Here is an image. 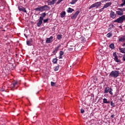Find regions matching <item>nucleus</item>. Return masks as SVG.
Listing matches in <instances>:
<instances>
[{
	"mask_svg": "<svg viewBox=\"0 0 125 125\" xmlns=\"http://www.w3.org/2000/svg\"><path fill=\"white\" fill-rule=\"evenodd\" d=\"M48 3V5H53L54 4V3L53 2V1L50 0H48L47 1Z\"/></svg>",
	"mask_w": 125,
	"mask_h": 125,
	"instance_id": "obj_14",
	"label": "nucleus"
},
{
	"mask_svg": "<svg viewBox=\"0 0 125 125\" xmlns=\"http://www.w3.org/2000/svg\"><path fill=\"white\" fill-rule=\"evenodd\" d=\"M59 59H62V56L60 55Z\"/></svg>",
	"mask_w": 125,
	"mask_h": 125,
	"instance_id": "obj_46",
	"label": "nucleus"
},
{
	"mask_svg": "<svg viewBox=\"0 0 125 125\" xmlns=\"http://www.w3.org/2000/svg\"><path fill=\"white\" fill-rule=\"evenodd\" d=\"M28 42H31L32 43V42H33V40L32 39H30Z\"/></svg>",
	"mask_w": 125,
	"mask_h": 125,
	"instance_id": "obj_41",
	"label": "nucleus"
},
{
	"mask_svg": "<svg viewBox=\"0 0 125 125\" xmlns=\"http://www.w3.org/2000/svg\"><path fill=\"white\" fill-rule=\"evenodd\" d=\"M59 65L56 66L55 67H54V71H55V72H56V71H58V70H59Z\"/></svg>",
	"mask_w": 125,
	"mask_h": 125,
	"instance_id": "obj_23",
	"label": "nucleus"
},
{
	"mask_svg": "<svg viewBox=\"0 0 125 125\" xmlns=\"http://www.w3.org/2000/svg\"><path fill=\"white\" fill-rule=\"evenodd\" d=\"M122 3L125 4V0H122Z\"/></svg>",
	"mask_w": 125,
	"mask_h": 125,
	"instance_id": "obj_42",
	"label": "nucleus"
},
{
	"mask_svg": "<svg viewBox=\"0 0 125 125\" xmlns=\"http://www.w3.org/2000/svg\"><path fill=\"white\" fill-rule=\"evenodd\" d=\"M113 56H114V57H115V58H116L117 57H118V56H117V53H116V52L114 53Z\"/></svg>",
	"mask_w": 125,
	"mask_h": 125,
	"instance_id": "obj_33",
	"label": "nucleus"
},
{
	"mask_svg": "<svg viewBox=\"0 0 125 125\" xmlns=\"http://www.w3.org/2000/svg\"><path fill=\"white\" fill-rule=\"evenodd\" d=\"M50 7L49 6L45 5L44 6H40L38 8L34 9L35 11H41V12H42V11H46L47 10H49Z\"/></svg>",
	"mask_w": 125,
	"mask_h": 125,
	"instance_id": "obj_1",
	"label": "nucleus"
},
{
	"mask_svg": "<svg viewBox=\"0 0 125 125\" xmlns=\"http://www.w3.org/2000/svg\"><path fill=\"white\" fill-rule=\"evenodd\" d=\"M24 36H26V34H24Z\"/></svg>",
	"mask_w": 125,
	"mask_h": 125,
	"instance_id": "obj_54",
	"label": "nucleus"
},
{
	"mask_svg": "<svg viewBox=\"0 0 125 125\" xmlns=\"http://www.w3.org/2000/svg\"><path fill=\"white\" fill-rule=\"evenodd\" d=\"M64 55V52H63V51H61L60 52V55L62 56V55Z\"/></svg>",
	"mask_w": 125,
	"mask_h": 125,
	"instance_id": "obj_35",
	"label": "nucleus"
},
{
	"mask_svg": "<svg viewBox=\"0 0 125 125\" xmlns=\"http://www.w3.org/2000/svg\"><path fill=\"white\" fill-rule=\"evenodd\" d=\"M66 15V12L63 11L61 13V17L62 18H64V17Z\"/></svg>",
	"mask_w": 125,
	"mask_h": 125,
	"instance_id": "obj_16",
	"label": "nucleus"
},
{
	"mask_svg": "<svg viewBox=\"0 0 125 125\" xmlns=\"http://www.w3.org/2000/svg\"><path fill=\"white\" fill-rule=\"evenodd\" d=\"M28 0H24L25 3L27 2V1H28Z\"/></svg>",
	"mask_w": 125,
	"mask_h": 125,
	"instance_id": "obj_50",
	"label": "nucleus"
},
{
	"mask_svg": "<svg viewBox=\"0 0 125 125\" xmlns=\"http://www.w3.org/2000/svg\"><path fill=\"white\" fill-rule=\"evenodd\" d=\"M26 43L27 45H29V46L32 45V43H31V42H29V41H26Z\"/></svg>",
	"mask_w": 125,
	"mask_h": 125,
	"instance_id": "obj_29",
	"label": "nucleus"
},
{
	"mask_svg": "<svg viewBox=\"0 0 125 125\" xmlns=\"http://www.w3.org/2000/svg\"><path fill=\"white\" fill-rule=\"evenodd\" d=\"M114 60L116 62H117V63H120V62H121V60H119V59L118 58V57L117 58H114Z\"/></svg>",
	"mask_w": 125,
	"mask_h": 125,
	"instance_id": "obj_25",
	"label": "nucleus"
},
{
	"mask_svg": "<svg viewBox=\"0 0 125 125\" xmlns=\"http://www.w3.org/2000/svg\"><path fill=\"white\" fill-rule=\"evenodd\" d=\"M40 15L41 17H40L39 19L38 20L39 21L37 23V26L41 27L42 26V21L43 20V18L46 16V13H42Z\"/></svg>",
	"mask_w": 125,
	"mask_h": 125,
	"instance_id": "obj_2",
	"label": "nucleus"
},
{
	"mask_svg": "<svg viewBox=\"0 0 125 125\" xmlns=\"http://www.w3.org/2000/svg\"><path fill=\"white\" fill-rule=\"evenodd\" d=\"M109 91H113V89L112 88H109Z\"/></svg>",
	"mask_w": 125,
	"mask_h": 125,
	"instance_id": "obj_47",
	"label": "nucleus"
},
{
	"mask_svg": "<svg viewBox=\"0 0 125 125\" xmlns=\"http://www.w3.org/2000/svg\"><path fill=\"white\" fill-rule=\"evenodd\" d=\"M111 5H112V2H107L104 5V8H107V7H109V6H111Z\"/></svg>",
	"mask_w": 125,
	"mask_h": 125,
	"instance_id": "obj_9",
	"label": "nucleus"
},
{
	"mask_svg": "<svg viewBox=\"0 0 125 125\" xmlns=\"http://www.w3.org/2000/svg\"><path fill=\"white\" fill-rule=\"evenodd\" d=\"M110 16L111 18H113L114 19V18H116V17H117V15L115 14V12L111 11Z\"/></svg>",
	"mask_w": 125,
	"mask_h": 125,
	"instance_id": "obj_8",
	"label": "nucleus"
},
{
	"mask_svg": "<svg viewBox=\"0 0 125 125\" xmlns=\"http://www.w3.org/2000/svg\"><path fill=\"white\" fill-rule=\"evenodd\" d=\"M123 46H125V42H124L123 44Z\"/></svg>",
	"mask_w": 125,
	"mask_h": 125,
	"instance_id": "obj_51",
	"label": "nucleus"
},
{
	"mask_svg": "<svg viewBox=\"0 0 125 125\" xmlns=\"http://www.w3.org/2000/svg\"><path fill=\"white\" fill-rule=\"evenodd\" d=\"M80 12H81L80 11V10L76 11V12L75 13L73 16H71V19H76V18L78 17V15H79V14H80Z\"/></svg>",
	"mask_w": 125,
	"mask_h": 125,
	"instance_id": "obj_6",
	"label": "nucleus"
},
{
	"mask_svg": "<svg viewBox=\"0 0 125 125\" xmlns=\"http://www.w3.org/2000/svg\"><path fill=\"white\" fill-rule=\"evenodd\" d=\"M19 10H20V11H22L23 12H24V13H27L26 9L23 7H19Z\"/></svg>",
	"mask_w": 125,
	"mask_h": 125,
	"instance_id": "obj_10",
	"label": "nucleus"
},
{
	"mask_svg": "<svg viewBox=\"0 0 125 125\" xmlns=\"http://www.w3.org/2000/svg\"><path fill=\"white\" fill-rule=\"evenodd\" d=\"M110 105L111 106H112V107H115V104L113 103V102H111Z\"/></svg>",
	"mask_w": 125,
	"mask_h": 125,
	"instance_id": "obj_31",
	"label": "nucleus"
},
{
	"mask_svg": "<svg viewBox=\"0 0 125 125\" xmlns=\"http://www.w3.org/2000/svg\"><path fill=\"white\" fill-rule=\"evenodd\" d=\"M73 11H75V10H74V9H72L71 8H68V9L67 10V12L68 13H72V12H73Z\"/></svg>",
	"mask_w": 125,
	"mask_h": 125,
	"instance_id": "obj_12",
	"label": "nucleus"
},
{
	"mask_svg": "<svg viewBox=\"0 0 125 125\" xmlns=\"http://www.w3.org/2000/svg\"><path fill=\"white\" fill-rule=\"evenodd\" d=\"M117 10H120L122 12V13H124V11H125V8H117Z\"/></svg>",
	"mask_w": 125,
	"mask_h": 125,
	"instance_id": "obj_21",
	"label": "nucleus"
},
{
	"mask_svg": "<svg viewBox=\"0 0 125 125\" xmlns=\"http://www.w3.org/2000/svg\"><path fill=\"white\" fill-rule=\"evenodd\" d=\"M51 86H54V85H55V83H54L53 82H51Z\"/></svg>",
	"mask_w": 125,
	"mask_h": 125,
	"instance_id": "obj_30",
	"label": "nucleus"
},
{
	"mask_svg": "<svg viewBox=\"0 0 125 125\" xmlns=\"http://www.w3.org/2000/svg\"><path fill=\"white\" fill-rule=\"evenodd\" d=\"M124 21H125V15H123L121 17H120L114 21L113 23L123 24V23H124Z\"/></svg>",
	"mask_w": 125,
	"mask_h": 125,
	"instance_id": "obj_3",
	"label": "nucleus"
},
{
	"mask_svg": "<svg viewBox=\"0 0 125 125\" xmlns=\"http://www.w3.org/2000/svg\"><path fill=\"white\" fill-rule=\"evenodd\" d=\"M29 0V1H32V0Z\"/></svg>",
	"mask_w": 125,
	"mask_h": 125,
	"instance_id": "obj_53",
	"label": "nucleus"
},
{
	"mask_svg": "<svg viewBox=\"0 0 125 125\" xmlns=\"http://www.w3.org/2000/svg\"><path fill=\"white\" fill-rule=\"evenodd\" d=\"M120 74V71H112L109 74V76L113 77V78H117L119 77V74Z\"/></svg>",
	"mask_w": 125,
	"mask_h": 125,
	"instance_id": "obj_4",
	"label": "nucleus"
},
{
	"mask_svg": "<svg viewBox=\"0 0 125 125\" xmlns=\"http://www.w3.org/2000/svg\"><path fill=\"white\" fill-rule=\"evenodd\" d=\"M18 82L17 81H15V82H14V83L13 84H12V86L13 85V87H15V85H16V84H17Z\"/></svg>",
	"mask_w": 125,
	"mask_h": 125,
	"instance_id": "obj_27",
	"label": "nucleus"
},
{
	"mask_svg": "<svg viewBox=\"0 0 125 125\" xmlns=\"http://www.w3.org/2000/svg\"><path fill=\"white\" fill-rule=\"evenodd\" d=\"M63 0H59L57 2V4H59V3H60V2H61V1H62Z\"/></svg>",
	"mask_w": 125,
	"mask_h": 125,
	"instance_id": "obj_36",
	"label": "nucleus"
},
{
	"mask_svg": "<svg viewBox=\"0 0 125 125\" xmlns=\"http://www.w3.org/2000/svg\"><path fill=\"white\" fill-rule=\"evenodd\" d=\"M110 90V87H106L104 88V93H108Z\"/></svg>",
	"mask_w": 125,
	"mask_h": 125,
	"instance_id": "obj_15",
	"label": "nucleus"
},
{
	"mask_svg": "<svg viewBox=\"0 0 125 125\" xmlns=\"http://www.w3.org/2000/svg\"><path fill=\"white\" fill-rule=\"evenodd\" d=\"M109 47L111 49H114V48H115V44H114V43H111L110 44H109Z\"/></svg>",
	"mask_w": 125,
	"mask_h": 125,
	"instance_id": "obj_19",
	"label": "nucleus"
},
{
	"mask_svg": "<svg viewBox=\"0 0 125 125\" xmlns=\"http://www.w3.org/2000/svg\"><path fill=\"white\" fill-rule=\"evenodd\" d=\"M116 14H117V15H119V16H122V15H124V13H123V12H122L121 11L119 10L116 11Z\"/></svg>",
	"mask_w": 125,
	"mask_h": 125,
	"instance_id": "obj_13",
	"label": "nucleus"
},
{
	"mask_svg": "<svg viewBox=\"0 0 125 125\" xmlns=\"http://www.w3.org/2000/svg\"><path fill=\"white\" fill-rule=\"evenodd\" d=\"M119 50H120L121 53H124V54H125V48H119Z\"/></svg>",
	"mask_w": 125,
	"mask_h": 125,
	"instance_id": "obj_20",
	"label": "nucleus"
},
{
	"mask_svg": "<svg viewBox=\"0 0 125 125\" xmlns=\"http://www.w3.org/2000/svg\"><path fill=\"white\" fill-rule=\"evenodd\" d=\"M103 103H104V104H108V103H110V101H107V99L104 98L103 99Z\"/></svg>",
	"mask_w": 125,
	"mask_h": 125,
	"instance_id": "obj_18",
	"label": "nucleus"
},
{
	"mask_svg": "<svg viewBox=\"0 0 125 125\" xmlns=\"http://www.w3.org/2000/svg\"><path fill=\"white\" fill-rule=\"evenodd\" d=\"M57 39L58 40H61L62 39V34H59L57 36Z\"/></svg>",
	"mask_w": 125,
	"mask_h": 125,
	"instance_id": "obj_22",
	"label": "nucleus"
},
{
	"mask_svg": "<svg viewBox=\"0 0 125 125\" xmlns=\"http://www.w3.org/2000/svg\"><path fill=\"white\" fill-rule=\"evenodd\" d=\"M2 2H3V3H5V1H4V0H1Z\"/></svg>",
	"mask_w": 125,
	"mask_h": 125,
	"instance_id": "obj_49",
	"label": "nucleus"
},
{
	"mask_svg": "<svg viewBox=\"0 0 125 125\" xmlns=\"http://www.w3.org/2000/svg\"><path fill=\"white\" fill-rule=\"evenodd\" d=\"M48 22V19H46L43 20V23H47Z\"/></svg>",
	"mask_w": 125,
	"mask_h": 125,
	"instance_id": "obj_32",
	"label": "nucleus"
},
{
	"mask_svg": "<svg viewBox=\"0 0 125 125\" xmlns=\"http://www.w3.org/2000/svg\"><path fill=\"white\" fill-rule=\"evenodd\" d=\"M104 9H105V8H104V7H103L102 8H101V9L99 10V12H102V11H103V10H104Z\"/></svg>",
	"mask_w": 125,
	"mask_h": 125,
	"instance_id": "obj_34",
	"label": "nucleus"
},
{
	"mask_svg": "<svg viewBox=\"0 0 125 125\" xmlns=\"http://www.w3.org/2000/svg\"><path fill=\"white\" fill-rule=\"evenodd\" d=\"M123 61H125V54H124L123 56Z\"/></svg>",
	"mask_w": 125,
	"mask_h": 125,
	"instance_id": "obj_40",
	"label": "nucleus"
},
{
	"mask_svg": "<svg viewBox=\"0 0 125 125\" xmlns=\"http://www.w3.org/2000/svg\"><path fill=\"white\" fill-rule=\"evenodd\" d=\"M110 118H115V114L111 115Z\"/></svg>",
	"mask_w": 125,
	"mask_h": 125,
	"instance_id": "obj_43",
	"label": "nucleus"
},
{
	"mask_svg": "<svg viewBox=\"0 0 125 125\" xmlns=\"http://www.w3.org/2000/svg\"><path fill=\"white\" fill-rule=\"evenodd\" d=\"M78 0H72V2H70V4H75L78 1Z\"/></svg>",
	"mask_w": 125,
	"mask_h": 125,
	"instance_id": "obj_26",
	"label": "nucleus"
},
{
	"mask_svg": "<svg viewBox=\"0 0 125 125\" xmlns=\"http://www.w3.org/2000/svg\"><path fill=\"white\" fill-rule=\"evenodd\" d=\"M124 50H125V48H124Z\"/></svg>",
	"mask_w": 125,
	"mask_h": 125,
	"instance_id": "obj_55",
	"label": "nucleus"
},
{
	"mask_svg": "<svg viewBox=\"0 0 125 125\" xmlns=\"http://www.w3.org/2000/svg\"><path fill=\"white\" fill-rule=\"evenodd\" d=\"M124 5H125V4H124L123 3L120 4V6H122V7L124 6Z\"/></svg>",
	"mask_w": 125,
	"mask_h": 125,
	"instance_id": "obj_44",
	"label": "nucleus"
},
{
	"mask_svg": "<svg viewBox=\"0 0 125 125\" xmlns=\"http://www.w3.org/2000/svg\"><path fill=\"white\" fill-rule=\"evenodd\" d=\"M73 48H72V47H70V48H68V50H69V51H72V50H73Z\"/></svg>",
	"mask_w": 125,
	"mask_h": 125,
	"instance_id": "obj_38",
	"label": "nucleus"
},
{
	"mask_svg": "<svg viewBox=\"0 0 125 125\" xmlns=\"http://www.w3.org/2000/svg\"><path fill=\"white\" fill-rule=\"evenodd\" d=\"M52 1L54 3V4L56 2V0H52Z\"/></svg>",
	"mask_w": 125,
	"mask_h": 125,
	"instance_id": "obj_45",
	"label": "nucleus"
},
{
	"mask_svg": "<svg viewBox=\"0 0 125 125\" xmlns=\"http://www.w3.org/2000/svg\"><path fill=\"white\" fill-rule=\"evenodd\" d=\"M100 6H101V2H97L92 4L89 7V9H91V8H93L94 7H95L96 8H98V7H100Z\"/></svg>",
	"mask_w": 125,
	"mask_h": 125,
	"instance_id": "obj_5",
	"label": "nucleus"
},
{
	"mask_svg": "<svg viewBox=\"0 0 125 125\" xmlns=\"http://www.w3.org/2000/svg\"><path fill=\"white\" fill-rule=\"evenodd\" d=\"M119 100H120V101L121 102H123V99L120 98V99H119Z\"/></svg>",
	"mask_w": 125,
	"mask_h": 125,
	"instance_id": "obj_48",
	"label": "nucleus"
},
{
	"mask_svg": "<svg viewBox=\"0 0 125 125\" xmlns=\"http://www.w3.org/2000/svg\"><path fill=\"white\" fill-rule=\"evenodd\" d=\"M58 60L57 58L53 59L52 62H53V63H54V64H56V63H57Z\"/></svg>",
	"mask_w": 125,
	"mask_h": 125,
	"instance_id": "obj_24",
	"label": "nucleus"
},
{
	"mask_svg": "<svg viewBox=\"0 0 125 125\" xmlns=\"http://www.w3.org/2000/svg\"><path fill=\"white\" fill-rule=\"evenodd\" d=\"M107 38H111L112 37V33H109L106 35Z\"/></svg>",
	"mask_w": 125,
	"mask_h": 125,
	"instance_id": "obj_28",
	"label": "nucleus"
},
{
	"mask_svg": "<svg viewBox=\"0 0 125 125\" xmlns=\"http://www.w3.org/2000/svg\"><path fill=\"white\" fill-rule=\"evenodd\" d=\"M60 45L57 46L55 48V50L53 51L52 53H57V52L59 50V48H60Z\"/></svg>",
	"mask_w": 125,
	"mask_h": 125,
	"instance_id": "obj_11",
	"label": "nucleus"
},
{
	"mask_svg": "<svg viewBox=\"0 0 125 125\" xmlns=\"http://www.w3.org/2000/svg\"><path fill=\"white\" fill-rule=\"evenodd\" d=\"M109 93H110V94L111 95H113V92L111 91H108Z\"/></svg>",
	"mask_w": 125,
	"mask_h": 125,
	"instance_id": "obj_39",
	"label": "nucleus"
},
{
	"mask_svg": "<svg viewBox=\"0 0 125 125\" xmlns=\"http://www.w3.org/2000/svg\"><path fill=\"white\" fill-rule=\"evenodd\" d=\"M81 114H83V113H84V109H81Z\"/></svg>",
	"mask_w": 125,
	"mask_h": 125,
	"instance_id": "obj_37",
	"label": "nucleus"
},
{
	"mask_svg": "<svg viewBox=\"0 0 125 125\" xmlns=\"http://www.w3.org/2000/svg\"><path fill=\"white\" fill-rule=\"evenodd\" d=\"M106 1H110V0H105Z\"/></svg>",
	"mask_w": 125,
	"mask_h": 125,
	"instance_id": "obj_52",
	"label": "nucleus"
},
{
	"mask_svg": "<svg viewBox=\"0 0 125 125\" xmlns=\"http://www.w3.org/2000/svg\"><path fill=\"white\" fill-rule=\"evenodd\" d=\"M53 42V37L51 36L50 38H46V43H51Z\"/></svg>",
	"mask_w": 125,
	"mask_h": 125,
	"instance_id": "obj_7",
	"label": "nucleus"
},
{
	"mask_svg": "<svg viewBox=\"0 0 125 125\" xmlns=\"http://www.w3.org/2000/svg\"><path fill=\"white\" fill-rule=\"evenodd\" d=\"M125 36H122L119 39V42H125Z\"/></svg>",
	"mask_w": 125,
	"mask_h": 125,
	"instance_id": "obj_17",
	"label": "nucleus"
}]
</instances>
